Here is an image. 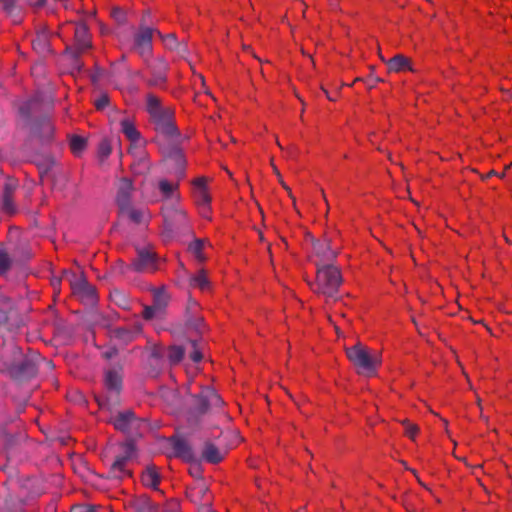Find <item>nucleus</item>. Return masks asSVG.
Masks as SVG:
<instances>
[{"label": "nucleus", "instance_id": "4be33fe9", "mask_svg": "<svg viewBox=\"0 0 512 512\" xmlns=\"http://www.w3.org/2000/svg\"><path fill=\"white\" fill-rule=\"evenodd\" d=\"M313 251L321 259L323 264L334 260L337 252L331 248L330 240L325 238L323 240H313Z\"/></svg>", "mask_w": 512, "mask_h": 512}, {"label": "nucleus", "instance_id": "a211bd4d", "mask_svg": "<svg viewBox=\"0 0 512 512\" xmlns=\"http://www.w3.org/2000/svg\"><path fill=\"white\" fill-rule=\"evenodd\" d=\"M169 443L175 457L189 463L196 461V454L190 442L183 435L179 433L174 434L169 438Z\"/></svg>", "mask_w": 512, "mask_h": 512}, {"label": "nucleus", "instance_id": "603ef678", "mask_svg": "<svg viewBox=\"0 0 512 512\" xmlns=\"http://www.w3.org/2000/svg\"><path fill=\"white\" fill-rule=\"evenodd\" d=\"M110 98H96L94 102V106L97 110L103 111L106 108L110 107Z\"/></svg>", "mask_w": 512, "mask_h": 512}, {"label": "nucleus", "instance_id": "69168bd1", "mask_svg": "<svg viewBox=\"0 0 512 512\" xmlns=\"http://www.w3.org/2000/svg\"><path fill=\"white\" fill-rule=\"evenodd\" d=\"M60 284H61V278L60 277H53L51 279V285L53 286L54 289H59Z\"/></svg>", "mask_w": 512, "mask_h": 512}, {"label": "nucleus", "instance_id": "7c9ffc66", "mask_svg": "<svg viewBox=\"0 0 512 512\" xmlns=\"http://www.w3.org/2000/svg\"><path fill=\"white\" fill-rule=\"evenodd\" d=\"M130 507L132 512H155V507L148 497L142 496L134 499Z\"/></svg>", "mask_w": 512, "mask_h": 512}, {"label": "nucleus", "instance_id": "ea45409f", "mask_svg": "<svg viewBox=\"0 0 512 512\" xmlns=\"http://www.w3.org/2000/svg\"><path fill=\"white\" fill-rule=\"evenodd\" d=\"M159 37L162 39L165 47L169 50H174L179 46V42L177 41L176 35L174 33H170L167 35H163L161 32H157Z\"/></svg>", "mask_w": 512, "mask_h": 512}, {"label": "nucleus", "instance_id": "37998d69", "mask_svg": "<svg viewBox=\"0 0 512 512\" xmlns=\"http://www.w3.org/2000/svg\"><path fill=\"white\" fill-rule=\"evenodd\" d=\"M168 301L167 294L164 290H156L154 293V306L160 311L166 306Z\"/></svg>", "mask_w": 512, "mask_h": 512}, {"label": "nucleus", "instance_id": "a19ab883", "mask_svg": "<svg viewBox=\"0 0 512 512\" xmlns=\"http://www.w3.org/2000/svg\"><path fill=\"white\" fill-rule=\"evenodd\" d=\"M1 207L5 213L9 215L14 214L16 212V206L13 202V196L2 195Z\"/></svg>", "mask_w": 512, "mask_h": 512}, {"label": "nucleus", "instance_id": "052dcab7", "mask_svg": "<svg viewBox=\"0 0 512 512\" xmlns=\"http://www.w3.org/2000/svg\"><path fill=\"white\" fill-rule=\"evenodd\" d=\"M208 492V487L204 484V483H201L197 488H196V493L197 495L200 497V498H204L205 495L207 494Z\"/></svg>", "mask_w": 512, "mask_h": 512}, {"label": "nucleus", "instance_id": "0e129e2a", "mask_svg": "<svg viewBox=\"0 0 512 512\" xmlns=\"http://www.w3.org/2000/svg\"><path fill=\"white\" fill-rule=\"evenodd\" d=\"M280 184L283 186V188L288 192L290 198L293 200V203L295 204V198L291 192V189L286 185V183L283 181L282 176L278 177Z\"/></svg>", "mask_w": 512, "mask_h": 512}, {"label": "nucleus", "instance_id": "c9c22d12", "mask_svg": "<svg viewBox=\"0 0 512 512\" xmlns=\"http://www.w3.org/2000/svg\"><path fill=\"white\" fill-rule=\"evenodd\" d=\"M195 197H196V203L202 209V214L204 216H206V213L210 209L209 205H210V202H211V197L208 194L207 189H202V190L196 191Z\"/></svg>", "mask_w": 512, "mask_h": 512}, {"label": "nucleus", "instance_id": "412c9836", "mask_svg": "<svg viewBox=\"0 0 512 512\" xmlns=\"http://www.w3.org/2000/svg\"><path fill=\"white\" fill-rule=\"evenodd\" d=\"M104 384L108 392L116 395L122 389V367H113L105 372Z\"/></svg>", "mask_w": 512, "mask_h": 512}, {"label": "nucleus", "instance_id": "5fc2aeb1", "mask_svg": "<svg viewBox=\"0 0 512 512\" xmlns=\"http://www.w3.org/2000/svg\"><path fill=\"white\" fill-rule=\"evenodd\" d=\"M99 153L103 157H107L110 155L111 147H110V144L108 141H106V140L101 141V143L99 144Z\"/></svg>", "mask_w": 512, "mask_h": 512}, {"label": "nucleus", "instance_id": "473e14b6", "mask_svg": "<svg viewBox=\"0 0 512 512\" xmlns=\"http://www.w3.org/2000/svg\"><path fill=\"white\" fill-rule=\"evenodd\" d=\"M186 352V348L181 345H173L168 348L167 359L171 366L179 364Z\"/></svg>", "mask_w": 512, "mask_h": 512}, {"label": "nucleus", "instance_id": "393cba45", "mask_svg": "<svg viewBox=\"0 0 512 512\" xmlns=\"http://www.w3.org/2000/svg\"><path fill=\"white\" fill-rule=\"evenodd\" d=\"M226 452L221 451L216 445L210 441H206L203 446L201 457L204 461L212 464L221 462Z\"/></svg>", "mask_w": 512, "mask_h": 512}, {"label": "nucleus", "instance_id": "72a5a7b5", "mask_svg": "<svg viewBox=\"0 0 512 512\" xmlns=\"http://www.w3.org/2000/svg\"><path fill=\"white\" fill-rule=\"evenodd\" d=\"M121 130L130 141L138 142L140 140V133L129 120L124 119L121 121Z\"/></svg>", "mask_w": 512, "mask_h": 512}, {"label": "nucleus", "instance_id": "8fccbe9b", "mask_svg": "<svg viewBox=\"0 0 512 512\" xmlns=\"http://www.w3.org/2000/svg\"><path fill=\"white\" fill-rule=\"evenodd\" d=\"M31 73L34 78H40L45 74V67L42 61L35 63L31 68Z\"/></svg>", "mask_w": 512, "mask_h": 512}, {"label": "nucleus", "instance_id": "c85d7f7f", "mask_svg": "<svg viewBox=\"0 0 512 512\" xmlns=\"http://www.w3.org/2000/svg\"><path fill=\"white\" fill-rule=\"evenodd\" d=\"M118 212L121 217H126L135 224H141L145 220V210L135 208L132 204L118 210Z\"/></svg>", "mask_w": 512, "mask_h": 512}, {"label": "nucleus", "instance_id": "aec40b11", "mask_svg": "<svg viewBox=\"0 0 512 512\" xmlns=\"http://www.w3.org/2000/svg\"><path fill=\"white\" fill-rule=\"evenodd\" d=\"M134 192L133 182L130 178H121L117 183V191L115 201L118 210L131 205L132 195Z\"/></svg>", "mask_w": 512, "mask_h": 512}, {"label": "nucleus", "instance_id": "39448f33", "mask_svg": "<svg viewBox=\"0 0 512 512\" xmlns=\"http://www.w3.org/2000/svg\"><path fill=\"white\" fill-rule=\"evenodd\" d=\"M224 404L220 395L211 387H203L197 394L192 395L189 404L188 422L197 424L199 418L213 409H218Z\"/></svg>", "mask_w": 512, "mask_h": 512}, {"label": "nucleus", "instance_id": "58836bf2", "mask_svg": "<svg viewBox=\"0 0 512 512\" xmlns=\"http://www.w3.org/2000/svg\"><path fill=\"white\" fill-rule=\"evenodd\" d=\"M91 79L93 83H108V69H104L99 67L98 65H95L94 71L91 74Z\"/></svg>", "mask_w": 512, "mask_h": 512}, {"label": "nucleus", "instance_id": "e2e57ef3", "mask_svg": "<svg viewBox=\"0 0 512 512\" xmlns=\"http://www.w3.org/2000/svg\"><path fill=\"white\" fill-rule=\"evenodd\" d=\"M118 354V350L116 348H111L108 351L104 352L103 356L106 359H111L115 357Z\"/></svg>", "mask_w": 512, "mask_h": 512}, {"label": "nucleus", "instance_id": "f3484780", "mask_svg": "<svg viewBox=\"0 0 512 512\" xmlns=\"http://www.w3.org/2000/svg\"><path fill=\"white\" fill-rule=\"evenodd\" d=\"M63 274L70 275V285L74 294L80 296L83 299H86L90 302L95 301L96 299V289L92 286L86 279L85 275L82 273L77 276L74 273H70L66 270L63 271Z\"/></svg>", "mask_w": 512, "mask_h": 512}, {"label": "nucleus", "instance_id": "2f4dec72", "mask_svg": "<svg viewBox=\"0 0 512 512\" xmlns=\"http://www.w3.org/2000/svg\"><path fill=\"white\" fill-rule=\"evenodd\" d=\"M110 299L115 305L122 309L128 310L130 308V297L122 290L115 289L111 291Z\"/></svg>", "mask_w": 512, "mask_h": 512}, {"label": "nucleus", "instance_id": "c03bdc74", "mask_svg": "<svg viewBox=\"0 0 512 512\" xmlns=\"http://www.w3.org/2000/svg\"><path fill=\"white\" fill-rule=\"evenodd\" d=\"M189 345L192 347V351L190 353V358L193 362L195 363H198L200 362L202 359H203V354L201 352V350L199 349L198 347V342L197 340L193 339V340H190L189 342Z\"/></svg>", "mask_w": 512, "mask_h": 512}, {"label": "nucleus", "instance_id": "4c0bfd02", "mask_svg": "<svg viewBox=\"0 0 512 512\" xmlns=\"http://www.w3.org/2000/svg\"><path fill=\"white\" fill-rule=\"evenodd\" d=\"M190 283L192 286L199 288L204 291L209 288V280L204 272V270L199 271L196 275H194Z\"/></svg>", "mask_w": 512, "mask_h": 512}, {"label": "nucleus", "instance_id": "13d9d810", "mask_svg": "<svg viewBox=\"0 0 512 512\" xmlns=\"http://www.w3.org/2000/svg\"><path fill=\"white\" fill-rule=\"evenodd\" d=\"M193 183L196 188V191H199L202 189H207L206 188V179L203 177L195 179Z\"/></svg>", "mask_w": 512, "mask_h": 512}, {"label": "nucleus", "instance_id": "ddd939ff", "mask_svg": "<svg viewBox=\"0 0 512 512\" xmlns=\"http://www.w3.org/2000/svg\"><path fill=\"white\" fill-rule=\"evenodd\" d=\"M164 162L167 171L181 180L185 175L186 160L182 149L177 145H169L163 150Z\"/></svg>", "mask_w": 512, "mask_h": 512}, {"label": "nucleus", "instance_id": "f257e3e1", "mask_svg": "<svg viewBox=\"0 0 512 512\" xmlns=\"http://www.w3.org/2000/svg\"><path fill=\"white\" fill-rule=\"evenodd\" d=\"M49 105L43 102V98H24L15 103L19 121L28 127L33 134L48 137L52 134V126L49 121Z\"/></svg>", "mask_w": 512, "mask_h": 512}, {"label": "nucleus", "instance_id": "de8ad7c7", "mask_svg": "<svg viewBox=\"0 0 512 512\" xmlns=\"http://www.w3.org/2000/svg\"><path fill=\"white\" fill-rule=\"evenodd\" d=\"M402 424L405 427V434L411 439H414L419 430L418 426L409 422L406 419L402 421Z\"/></svg>", "mask_w": 512, "mask_h": 512}, {"label": "nucleus", "instance_id": "0eeeda50", "mask_svg": "<svg viewBox=\"0 0 512 512\" xmlns=\"http://www.w3.org/2000/svg\"><path fill=\"white\" fill-rule=\"evenodd\" d=\"M142 77L140 71H132L126 63L112 62L108 69V83L120 91L133 93L136 86L133 79Z\"/></svg>", "mask_w": 512, "mask_h": 512}, {"label": "nucleus", "instance_id": "3c124183", "mask_svg": "<svg viewBox=\"0 0 512 512\" xmlns=\"http://www.w3.org/2000/svg\"><path fill=\"white\" fill-rule=\"evenodd\" d=\"M17 188V182L14 180H7L4 184L3 194L13 196L15 190Z\"/></svg>", "mask_w": 512, "mask_h": 512}, {"label": "nucleus", "instance_id": "49530a36", "mask_svg": "<svg viewBox=\"0 0 512 512\" xmlns=\"http://www.w3.org/2000/svg\"><path fill=\"white\" fill-rule=\"evenodd\" d=\"M11 266V259L5 251H0V274H5Z\"/></svg>", "mask_w": 512, "mask_h": 512}, {"label": "nucleus", "instance_id": "1a4fd4ad", "mask_svg": "<svg viewBox=\"0 0 512 512\" xmlns=\"http://www.w3.org/2000/svg\"><path fill=\"white\" fill-rule=\"evenodd\" d=\"M92 48L91 36L85 23L79 22L74 28V42L71 46L66 47V54L70 55L73 60V66L78 70L81 69L79 57Z\"/></svg>", "mask_w": 512, "mask_h": 512}, {"label": "nucleus", "instance_id": "2eb2a0df", "mask_svg": "<svg viewBox=\"0 0 512 512\" xmlns=\"http://www.w3.org/2000/svg\"><path fill=\"white\" fill-rule=\"evenodd\" d=\"M22 354L21 348L13 341L4 342L0 347V372L8 375Z\"/></svg>", "mask_w": 512, "mask_h": 512}, {"label": "nucleus", "instance_id": "5701e85b", "mask_svg": "<svg viewBox=\"0 0 512 512\" xmlns=\"http://www.w3.org/2000/svg\"><path fill=\"white\" fill-rule=\"evenodd\" d=\"M32 47L36 53L45 56L51 52L49 32L41 29L32 40Z\"/></svg>", "mask_w": 512, "mask_h": 512}, {"label": "nucleus", "instance_id": "c756f323", "mask_svg": "<svg viewBox=\"0 0 512 512\" xmlns=\"http://www.w3.org/2000/svg\"><path fill=\"white\" fill-rule=\"evenodd\" d=\"M13 310V304L10 298L5 296L4 294L0 293V327H3L7 330H9L8 327H6L9 315Z\"/></svg>", "mask_w": 512, "mask_h": 512}, {"label": "nucleus", "instance_id": "a18cd8bd", "mask_svg": "<svg viewBox=\"0 0 512 512\" xmlns=\"http://www.w3.org/2000/svg\"><path fill=\"white\" fill-rule=\"evenodd\" d=\"M0 11L5 12L8 16H13L16 11L15 2L13 0H0Z\"/></svg>", "mask_w": 512, "mask_h": 512}, {"label": "nucleus", "instance_id": "dca6fc26", "mask_svg": "<svg viewBox=\"0 0 512 512\" xmlns=\"http://www.w3.org/2000/svg\"><path fill=\"white\" fill-rule=\"evenodd\" d=\"M154 30L144 24V19L139 30L134 35L133 49L137 51L142 59L150 56L152 52V37Z\"/></svg>", "mask_w": 512, "mask_h": 512}, {"label": "nucleus", "instance_id": "f03ea898", "mask_svg": "<svg viewBox=\"0 0 512 512\" xmlns=\"http://www.w3.org/2000/svg\"><path fill=\"white\" fill-rule=\"evenodd\" d=\"M146 109L154 130L169 140L178 141L181 137L175 124L174 110L161 104L159 98H147Z\"/></svg>", "mask_w": 512, "mask_h": 512}, {"label": "nucleus", "instance_id": "9b49d317", "mask_svg": "<svg viewBox=\"0 0 512 512\" xmlns=\"http://www.w3.org/2000/svg\"><path fill=\"white\" fill-rule=\"evenodd\" d=\"M135 453V445L131 440H127L122 444V453L115 457L110 464L107 477L110 479L121 480L124 477L131 476V472L127 469V464Z\"/></svg>", "mask_w": 512, "mask_h": 512}, {"label": "nucleus", "instance_id": "bf43d9fd", "mask_svg": "<svg viewBox=\"0 0 512 512\" xmlns=\"http://www.w3.org/2000/svg\"><path fill=\"white\" fill-rule=\"evenodd\" d=\"M70 512H96V511L92 507L78 505V506L72 507Z\"/></svg>", "mask_w": 512, "mask_h": 512}, {"label": "nucleus", "instance_id": "864d4df0", "mask_svg": "<svg viewBox=\"0 0 512 512\" xmlns=\"http://www.w3.org/2000/svg\"><path fill=\"white\" fill-rule=\"evenodd\" d=\"M157 312H160L156 306H146L143 310V318L146 320H151Z\"/></svg>", "mask_w": 512, "mask_h": 512}, {"label": "nucleus", "instance_id": "338daca9", "mask_svg": "<svg viewBox=\"0 0 512 512\" xmlns=\"http://www.w3.org/2000/svg\"><path fill=\"white\" fill-rule=\"evenodd\" d=\"M199 512H215L211 509L209 504H204L199 508Z\"/></svg>", "mask_w": 512, "mask_h": 512}, {"label": "nucleus", "instance_id": "6e6d98bb", "mask_svg": "<svg viewBox=\"0 0 512 512\" xmlns=\"http://www.w3.org/2000/svg\"><path fill=\"white\" fill-rule=\"evenodd\" d=\"M55 163V160L52 158L46 159L44 163L39 167L41 175L48 173L50 169L55 165Z\"/></svg>", "mask_w": 512, "mask_h": 512}, {"label": "nucleus", "instance_id": "4468645a", "mask_svg": "<svg viewBox=\"0 0 512 512\" xmlns=\"http://www.w3.org/2000/svg\"><path fill=\"white\" fill-rule=\"evenodd\" d=\"M120 273H125L127 270L136 272H154L157 269L156 257L153 252L148 249L142 248L138 250L137 258L133 260L130 266H125L120 262L116 267Z\"/></svg>", "mask_w": 512, "mask_h": 512}, {"label": "nucleus", "instance_id": "bb28decb", "mask_svg": "<svg viewBox=\"0 0 512 512\" xmlns=\"http://www.w3.org/2000/svg\"><path fill=\"white\" fill-rule=\"evenodd\" d=\"M141 332V326L137 325L134 329L125 327H118L111 331L112 337L127 344L135 339V337Z\"/></svg>", "mask_w": 512, "mask_h": 512}, {"label": "nucleus", "instance_id": "09e8293b", "mask_svg": "<svg viewBox=\"0 0 512 512\" xmlns=\"http://www.w3.org/2000/svg\"><path fill=\"white\" fill-rule=\"evenodd\" d=\"M179 511H180V502L177 499L168 500L163 507V512H179Z\"/></svg>", "mask_w": 512, "mask_h": 512}, {"label": "nucleus", "instance_id": "20e7f679", "mask_svg": "<svg viewBox=\"0 0 512 512\" xmlns=\"http://www.w3.org/2000/svg\"><path fill=\"white\" fill-rule=\"evenodd\" d=\"M346 356L353 364L359 375L372 377L377 374V369L381 363L378 353L372 351L367 346L357 342L351 347L345 349Z\"/></svg>", "mask_w": 512, "mask_h": 512}, {"label": "nucleus", "instance_id": "4d7b16f0", "mask_svg": "<svg viewBox=\"0 0 512 512\" xmlns=\"http://www.w3.org/2000/svg\"><path fill=\"white\" fill-rule=\"evenodd\" d=\"M26 3L36 9L42 8L46 5L48 0H25Z\"/></svg>", "mask_w": 512, "mask_h": 512}, {"label": "nucleus", "instance_id": "79ce46f5", "mask_svg": "<svg viewBox=\"0 0 512 512\" xmlns=\"http://www.w3.org/2000/svg\"><path fill=\"white\" fill-rule=\"evenodd\" d=\"M203 247H204V242L201 239H196L189 246V249L191 250V252L195 255V257L199 261H203L204 260V256H203V253H202Z\"/></svg>", "mask_w": 512, "mask_h": 512}, {"label": "nucleus", "instance_id": "680f3d73", "mask_svg": "<svg viewBox=\"0 0 512 512\" xmlns=\"http://www.w3.org/2000/svg\"><path fill=\"white\" fill-rule=\"evenodd\" d=\"M180 56H184L188 53V48L185 43H179V46L175 49Z\"/></svg>", "mask_w": 512, "mask_h": 512}, {"label": "nucleus", "instance_id": "f704fd0d", "mask_svg": "<svg viewBox=\"0 0 512 512\" xmlns=\"http://www.w3.org/2000/svg\"><path fill=\"white\" fill-rule=\"evenodd\" d=\"M69 146L74 155H80L87 147V139L80 135H72Z\"/></svg>", "mask_w": 512, "mask_h": 512}, {"label": "nucleus", "instance_id": "9d476101", "mask_svg": "<svg viewBox=\"0 0 512 512\" xmlns=\"http://www.w3.org/2000/svg\"><path fill=\"white\" fill-rule=\"evenodd\" d=\"M40 356L36 352L22 354L16 365L8 374L10 378L17 382H26L34 378L38 373Z\"/></svg>", "mask_w": 512, "mask_h": 512}, {"label": "nucleus", "instance_id": "e433bc0d", "mask_svg": "<svg viewBox=\"0 0 512 512\" xmlns=\"http://www.w3.org/2000/svg\"><path fill=\"white\" fill-rule=\"evenodd\" d=\"M203 318L200 316L187 315L185 326L188 331H195L201 333L203 329Z\"/></svg>", "mask_w": 512, "mask_h": 512}, {"label": "nucleus", "instance_id": "774afa93", "mask_svg": "<svg viewBox=\"0 0 512 512\" xmlns=\"http://www.w3.org/2000/svg\"><path fill=\"white\" fill-rule=\"evenodd\" d=\"M114 16L116 17V19L118 21H122L123 20V13L121 10L117 9L114 11Z\"/></svg>", "mask_w": 512, "mask_h": 512}, {"label": "nucleus", "instance_id": "cd10ccee", "mask_svg": "<svg viewBox=\"0 0 512 512\" xmlns=\"http://www.w3.org/2000/svg\"><path fill=\"white\" fill-rule=\"evenodd\" d=\"M387 68L390 72H402L412 70L410 60L402 54H397L387 61Z\"/></svg>", "mask_w": 512, "mask_h": 512}, {"label": "nucleus", "instance_id": "f8f14e48", "mask_svg": "<svg viewBox=\"0 0 512 512\" xmlns=\"http://www.w3.org/2000/svg\"><path fill=\"white\" fill-rule=\"evenodd\" d=\"M145 67L150 77L146 80L149 87L163 88L167 81L168 63L162 57L144 58Z\"/></svg>", "mask_w": 512, "mask_h": 512}, {"label": "nucleus", "instance_id": "6e6552de", "mask_svg": "<svg viewBox=\"0 0 512 512\" xmlns=\"http://www.w3.org/2000/svg\"><path fill=\"white\" fill-rule=\"evenodd\" d=\"M111 422L115 429L126 434L131 441H133V438L139 437L142 430L146 427V420L137 417L130 409L118 412L111 419Z\"/></svg>", "mask_w": 512, "mask_h": 512}, {"label": "nucleus", "instance_id": "7ed1b4c3", "mask_svg": "<svg viewBox=\"0 0 512 512\" xmlns=\"http://www.w3.org/2000/svg\"><path fill=\"white\" fill-rule=\"evenodd\" d=\"M316 266V281L310 284L311 289L327 300H337L339 287L343 281L339 268L332 264L316 263Z\"/></svg>", "mask_w": 512, "mask_h": 512}, {"label": "nucleus", "instance_id": "b1692460", "mask_svg": "<svg viewBox=\"0 0 512 512\" xmlns=\"http://www.w3.org/2000/svg\"><path fill=\"white\" fill-rule=\"evenodd\" d=\"M161 480V476L157 466L149 464L142 472L141 481L144 486L149 487L153 490H159L158 486Z\"/></svg>", "mask_w": 512, "mask_h": 512}, {"label": "nucleus", "instance_id": "423d86ee", "mask_svg": "<svg viewBox=\"0 0 512 512\" xmlns=\"http://www.w3.org/2000/svg\"><path fill=\"white\" fill-rule=\"evenodd\" d=\"M164 226L162 237L164 241H170L177 234L184 233L188 230L189 221L184 210L168 206L162 209Z\"/></svg>", "mask_w": 512, "mask_h": 512}, {"label": "nucleus", "instance_id": "a878e982", "mask_svg": "<svg viewBox=\"0 0 512 512\" xmlns=\"http://www.w3.org/2000/svg\"><path fill=\"white\" fill-rule=\"evenodd\" d=\"M179 181L177 179L176 182L172 183L166 179H161L158 183V189L161 192L164 199H171L179 201L180 196L177 193L179 187Z\"/></svg>", "mask_w": 512, "mask_h": 512}, {"label": "nucleus", "instance_id": "6ab92c4d", "mask_svg": "<svg viewBox=\"0 0 512 512\" xmlns=\"http://www.w3.org/2000/svg\"><path fill=\"white\" fill-rule=\"evenodd\" d=\"M146 370L150 377H157L163 369L164 350L160 345L153 344L147 348Z\"/></svg>", "mask_w": 512, "mask_h": 512}]
</instances>
